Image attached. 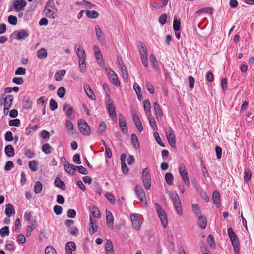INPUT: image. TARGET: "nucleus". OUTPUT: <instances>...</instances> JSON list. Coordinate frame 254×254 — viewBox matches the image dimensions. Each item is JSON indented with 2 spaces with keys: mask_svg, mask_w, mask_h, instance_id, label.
<instances>
[{
  "mask_svg": "<svg viewBox=\"0 0 254 254\" xmlns=\"http://www.w3.org/2000/svg\"><path fill=\"white\" fill-rule=\"evenodd\" d=\"M170 196L171 198L178 214L180 216H182L183 211L180 199L178 195L175 192H172L170 194Z\"/></svg>",
  "mask_w": 254,
  "mask_h": 254,
  "instance_id": "1",
  "label": "nucleus"
},
{
  "mask_svg": "<svg viewBox=\"0 0 254 254\" xmlns=\"http://www.w3.org/2000/svg\"><path fill=\"white\" fill-rule=\"evenodd\" d=\"M78 127L80 132L84 135L90 134V128L85 120L79 119L78 121Z\"/></svg>",
  "mask_w": 254,
  "mask_h": 254,
  "instance_id": "2",
  "label": "nucleus"
},
{
  "mask_svg": "<svg viewBox=\"0 0 254 254\" xmlns=\"http://www.w3.org/2000/svg\"><path fill=\"white\" fill-rule=\"evenodd\" d=\"M134 192L140 202H143L145 206L146 207L147 206V203L146 202L145 193L142 187L139 185H136L134 188Z\"/></svg>",
  "mask_w": 254,
  "mask_h": 254,
  "instance_id": "3",
  "label": "nucleus"
},
{
  "mask_svg": "<svg viewBox=\"0 0 254 254\" xmlns=\"http://www.w3.org/2000/svg\"><path fill=\"white\" fill-rule=\"evenodd\" d=\"M156 210L159 218L160 219L162 225L164 228H166L168 224L167 217L162 207L158 204H155Z\"/></svg>",
  "mask_w": 254,
  "mask_h": 254,
  "instance_id": "4",
  "label": "nucleus"
},
{
  "mask_svg": "<svg viewBox=\"0 0 254 254\" xmlns=\"http://www.w3.org/2000/svg\"><path fill=\"white\" fill-rule=\"evenodd\" d=\"M142 180L145 189L146 190H149L150 189L151 182L149 171L147 168H145L143 170Z\"/></svg>",
  "mask_w": 254,
  "mask_h": 254,
  "instance_id": "5",
  "label": "nucleus"
},
{
  "mask_svg": "<svg viewBox=\"0 0 254 254\" xmlns=\"http://www.w3.org/2000/svg\"><path fill=\"white\" fill-rule=\"evenodd\" d=\"M165 134L171 147L175 148L176 146V138L173 130L171 127H168L165 130Z\"/></svg>",
  "mask_w": 254,
  "mask_h": 254,
  "instance_id": "6",
  "label": "nucleus"
},
{
  "mask_svg": "<svg viewBox=\"0 0 254 254\" xmlns=\"http://www.w3.org/2000/svg\"><path fill=\"white\" fill-rule=\"evenodd\" d=\"M105 71L110 81L115 85H120V82L118 80V76L116 73L110 68H105Z\"/></svg>",
  "mask_w": 254,
  "mask_h": 254,
  "instance_id": "7",
  "label": "nucleus"
},
{
  "mask_svg": "<svg viewBox=\"0 0 254 254\" xmlns=\"http://www.w3.org/2000/svg\"><path fill=\"white\" fill-rule=\"evenodd\" d=\"M179 171L183 182L188 186L190 184V181L186 167L183 164H180L179 165Z\"/></svg>",
  "mask_w": 254,
  "mask_h": 254,
  "instance_id": "8",
  "label": "nucleus"
},
{
  "mask_svg": "<svg viewBox=\"0 0 254 254\" xmlns=\"http://www.w3.org/2000/svg\"><path fill=\"white\" fill-rule=\"evenodd\" d=\"M5 94H2L0 98V105H2L3 102L4 106L11 108L13 104V97L12 95H8L5 96Z\"/></svg>",
  "mask_w": 254,
  "mask_h": 254,
  "instance_id": "9",
  "label": "nucleus"
},
{
  "mask_svg": "<svg viewBox=\"0 0 254 254\" xmlns=\"http://www.w3.org/2000/svg\"><path fill=\"white\" fill-rule=\"evenodd\" d=\"M27 2L25 0H15L13 2V7L16 11H20L24 10L26 6Z\"/></svg>",
  "mask_w": 254,
  "mask_h": 254,
  "instance_id": "10",
  "label": "nucleus"
},
{
  "mask_svg": "<svg viewBox=\"0 0 254 254\" xmlns=\"http://www.w3.org/2000/svg\"><path fill=\"white\" fill-rule=\"evenodd\" d=\"M63 110L66 112V114L68 118L70 119L75 118L74 111L70 104L68 103L64 104Z\"/></svg>",
  "mask_w": 254,
  "mask_h": 254,
  "instance_id": "11",
  "label": "nucleus"
},
{
  "mask_svg": "<svg viewBox=\"0 0 254 254\" xmlns=\"http://www.w3.org/2000/svg\"><path fill=\"white\" fill-rule=\"evenodd\" d=\"M130 218L133 228L136 230H139L141 225L140 219L134 214L130 215Z\"/></svg>",
  "mask_w": 254,
  "mask_h": 254,
  "instance_id": "12",
  "label": "nucleus"
},
{
  "mask_svg": "<svg viewBox=\"0 0 254 254\" xmlns=\"http://www.w3.org/2000/svg\"><path fill=\"white\" fill-rule=\"evenodd\" d=\"M13 34L16 35L17 39L21 40L28 37L29 35V33L27 29H22L20 31H15Z\"/></svg>",
  "mask_w": 254,
  "mask_h": 254,
  "instance_id": "13",
  "label": "nucleus"
},
{
  "mask_svg": "<svg viewBox=\"0 0 254 254\" xmlns=\"http://www.w3.org/2000/svg\"><path fill=\"white\" fill-rule=\"evenodd\" d=\"M106 224L108 228L113 229L114 217L110 211H107L106 213Z\"/></svg>",
  "mask_w": 254,
  "mask_h": 254,
  "instance_id": "14",
  "label": "nucleus"
},
{
  "mask_svg": "<svg viewBox=\"0 0 254 254\" xmlns=\"http://www.w3.org/2000/svg\"><path fill=\"white\" fill-rule=\"evenodd\" d=\"M107 108L109 112V115L112 119H115L117 117L115 107L113 103H108Z\"/></svg>",
  "mask_w": 254,
  "mask_h": 254,
  "instance_id": "15",
  "label": "nucleus"
},
{
  "mask_svg": "<svg viewBox=\"0 0 254 254\" xmlns=\"http://www.w3.org/2000/svg\"><path fill=\"white\" fill-rule=\"evenodd\" d=\"M75 249L76 245L74 242L70 241L66 243L65 247L66 254H72V251Z\"/></svg>",
  "mask_w": 254,
  "mask_h": 254,
  "instance_id": "16",
  "label": "nucleus"
},
{
  "mask_svg": "<svg viewBox=\"0 0 254 254\" xmlns=\"http://www.w3.org/2000/svg\"><path fill=\"white\" fill-rule=\"evenodd\" d=\"M90 230L89 232L91 235H93L97 231L98 229V225L97 221L96 220L94 219L93 218H91L90 219Z\"/></svg>",
  "mask_w": 254,
  "mask_h": 254,
  "instance_id": "17",
  "label": "nucleus"
},
{
  "mask_svg": "<svg viewBox=\"0 0 254 254\" xmlns=\"http://www.w3.org/2000/svg\"><path fill=\"white\" fill-rule=\"evenodd\" d=\"M138 49L140 54V58L147 57L148 52L145 45L142 42H139L138 44Z\"/></svg>",
  "mask_w": 254,
  "mask_h": 254,
  "instance_id": "18",
  "label": "nucleus"
},
{
  "mask_svg": "<svg viewBox=\"0 0 254 254\" xmlns=\"http://www.w3.org/2000/svg\"><path fill=\"white\" fill-rule=\"evenodd\" d=\"M95 33L96 36L98 41H99L101 43L105 41L104 34L101 30V28L98 25L95 26Z\"/></svg>",
  "mask_w": 254,
  "mask_h": 254,
  "instance_id": "19",
  "label": "nucleus"
},
{
  "mask_svg": "<svg viewBox=\"0 0 254 254\" xmlns=\"http://www.w3.org/2000/svg\"><path fill=\"white\" fill-rule=\"evenodd\" d=\"M53 9L54 8L45 7L44 12L47 17L52 18L53 19H54L56 17V13L53 11Z\"/></svg>",
  "mask_w": 254,
  "mask_h": 254,
  "instance_id": "20",
  "label": "nucleus"
},
{
  "mask_svg": "<svg viewBox=\"0 0 254 254\" xmlns=\"http://www.w3.org/2000/svg\"><path fill=\"white\" fill-rule=\"evenodd\" d=\"M119 126L123 133L127 132V129L126 120L122 115H120L119 117Z\"/></svg>",
  "mask_w": 254,
  "mask_h": 254,
  "instance_id": "21",
  "label": "nucleus"
},
{
  "mask_svg": "<svg viewBox=\"0 0 254 254\" xmlns=\"http://www.w3.org/2000/svg\"><path fill=\"white\" fill-rule=\"evenodd\" d=\"M5 213L8 217H10L12 215L15 214V211L11 204L6 205Z\"/></svg>",
  "mask_w": 254,
  "mask_h": 254,
  "instance_id": "22",
  "label": "nucleus"
},
{
  "mask_svg": "<svg viewBox=\"0 0 254 254\" xmlns=\"http://www.w3.org/2000/svg\"><path fill=\"white\" fill-rule=\"evenodd\" d=\"M207 224V220L206 217L202 216L200 215L198 218V224L200 228L202 229H204L206 228Z\"/></svg>",
  "mask_w": 254,
  "mask_h": 254,
  "instance_id": "23",
  "label": "nucleus"
},
{
  "mask_svg": "<svg viewBox=\"0 0 254 254\" xmlns=\"http://www.w3.org/2000/svg\"><path fill=\"white\" fill-rule=\"evenodd\" d=\"M54 184L56 187L61 188L63 190L66 189V185L65 183L61 180L59 178L57 177L54 182Z\"/></svg>",
  "mask_w": 254,
  "mask_h": 254,
  "instance_id": "24",
  "label": "nucleus"
},
{
  "mask_svg": "<svg viewBox=\"0 0 254 254\" xmlns=\"http://www.w3.org/2000/svg\"><path fill=\"white\" fill-rule=\"evenodd\" d=\"M153 107L155 112L156 118H158L162 117L163 113L159 105L157 102H155L153 104Z\"/></svg>",
  "mask_w": 254,
  "mask_h": 254,
  "instance_id": "25",
  "label": "nucleus"
},
{
  "mask_svg": "<svg viewBox=\"0 0 254 254\" xmlns=\"http://www.w3.org/2000/svg\"><path fill=\"white\" fill-rule=\"evenodd\" d=\"M212 199L213 203L219 206L220 204V196L219 193L217 191L215 190L213 192Z\"/></svg>",
  "mask_w": 254,
  "mask_h": 254,
  "instance_id": "26",
  "label": "nucleus"
},
{
  "mask_svg": "<svg viewBox=\"0 0 254 254\" xmlns=\"http://www.w3.org/2000/svg\"><path fill=\"white\" fill-rule=\"evenodd\" d=\"M5 154L8 157H13L14 155V149L11 145H8L5 147Z\"/></svg>",
  "mask_w": 254,
  "mask_h": 254,
  "instance_id": "27",
  "label": "nucleus"
},
{
  "mask_svg": "<svg viewBox=\"0 0 254 254\" xmlns=\"http://www.w3.org/2000/svg\"><path fill=\"white\" fill-rule=\"evenodd\" d=\"M131 140L134 148L135 149H138L139 148V143L136 135L132 134L131 135Z\"/></svg>",
  "mask_w": 254,
  "mask_h": 254,
  "instance_id": "28",
  "label": "nucleus"
},
{
  "mask_svg": "<svg viewBox=\"0 0 254 254\" xmlns=\"http://www.w3.org/2000/svg\"><path fill=\"white\" fill-rule=\"evenodd\" d=\"M150 61L152 66L156 69L159 68L158 62L155 55L151 54L150 55Z\"/></svg>",
  "mask_w": 254,
  "mask_h": 254,
  "instance_id": "29",
  "label": "nucleus"
},
{
  "mask_svg": "<svg viewBox=\"0 0 254 254\" xmlns=\"http://www.w3.org/2000/svg\"><path fill=\"white\" fill-rule=\"evenodd\" d=\"M65 70L64 69L57 71L54 76L55 80L57 81H61L65 75Z\"/></svg>",
  "mask_w": 254,
  "mask_h": 254,
  "instance_id": "30",
  "label": "nucleus"
},
{
  "mask_svg": "<svg viewBox=\"0 0 254 254\" xmlns=\"http://www.w3.org/2000/svg\"><path fill=\"white\" fill-rule=\"evenodd\" d=\"M37 56L39 59H43L47 57V52L45 49L41 48L37 51Z\"/></svg>",
  "mask_w": 254,
  "mask_h": 254,
  "instance_id": "31",
  "label": "nucleus"
},
{
  "mask_svg": "<svg viewBox=\"0 0 254 254\" xmlns=\"http://www.w3.org/2000/svg\"><path fill=\"white\" fill-rule=\"evenodd\" d=\"M76 53L78 58H86V54L84 49L81 46L76 49Z\"/></svg>",
  "mask_w": 254,
  "mask_h": 254,
  "instance_id": "32",
  "label": "nucleus"
},
{
  "mask_svg": "<svg viewBox=\"0 0 254 254\" xmlns=\"http://www.w3.org/2000/svg\"><path fill=\"white\" fill-rule=\"evenodd\" d=\"M86 16L90 19H95L97 18L99 16V13L97 11L94 10H86Z\"/></svg>",
  "mask_w": 254,
  "mask_h": 254,
  "instance_id": "33",
  "label": "nucleus"
},
{
  "mask_svg": "<svg viewBox=\"0 0 254 254\" xmlns=\"http://www.w3.org/2000/svg\"><path fill=\"white\" fill-rule=\"evenodd\" d=\"M100 217H101V215H100V211L98 210V209L96 207H94L92 211L91 212V213L89 216L90 219L91 218H93V217L99 218H100Z\"/></svg>",
  "mask_w": 254,
  "mask_h": 254,
  "instance_id": "34",
  "label": "nucleus"
},
{
  "mask_svg": "<svg viewBox=\"0 0 254 254\" xmlns=\"http://www.w3.org/2000/svg\"><path fill=\"white\" fill-rule=\"evenodd\" d=\"M148 118L149 121L150 126H151L153 130H157V127L156 125L155 120L154 117L151 114H148Z\"/></svg>",
  "mask_w": 254,
  "mask_h": 254,
  "instance_id": "35",
  "label": "nucleus"
},
{
  "mask_svg": "<svg viewBox=\"0 0 254 254\" xmlns=\"http://www.w3.org/2000/svg\"><path fill=\"white\" fill-rule=\"evenodd\" d=\"M165 179L168 185H171L173 184L174 177L172 173H167L165 174Z\"/></svg>",
  "mask_w": 254,
  "mask_h": 254,
  "instance_id": "36",
  "label": "nucleus"
},
{
  "mask_svg": "<svg viewBox=\"0 0 254 254\" xmlns=\"http://www.w3.org/2000/svg\"><path fill=\"white\" fill-rule=\"evenodd\" d=\"M131 113L132 116V119L134 124L140 121V120L137 114L136 110H135L133 107L131 108Z\"/></svg>",
  "mask_w": 254,
  "mask_h": 254,
  "instance_id": "37",
  "label": "nucleus"
},
{
  "mask_svg": "<svg viewBox=\"0 0 254 254\" xmlns=\"http://www.w3.org/2000/svg\"><path fill=\"white\" fill-rule=\"evenodd\" d=\"M42 151L46 154H50L52 152V147L48 143H45L42 145Z\"/></svg>",
  "mask_w": 254,
  "mask_h": 254,
  "instance_id": "38",
  "label": "nucleus"
},
{
  "mask_svg": "<svg viewBox=\"0 0 254 254\" xmlns=\"http://www.w3.org/2000/svg\"><path fill=\"white\" fill-rule=\"evenodd\" d=\"M181 28V23L180 20H178L176 17H175L173 21V29L175 31H178Z\"/></svg>",
  "mask_w": 254,
  "mask_h": 254,
  "instance_id": "39",
  "label": "nucleus"
},
{
  "mask_svg": "<svg viewBox=\"0 0 254 254\" xmlns=\"http://www.w3.org/2000/svg\"><path fill=\"white\" fill-rule=\"evenodd\" d=\"M119 64L120 65V70L122 73L123 78L125 79L127 78V71L125 66L123 64V62L122 61L121 62H119Z\"/></svg>",
  "mask_w": 254,
  "mask_h": 254,
  "instance_id": "40",
  "label": "nucleus"
},
{
  "mask_svg": "<svg viewBox=\"0 0 254 254\" xmlns=\"http://www.w3.org/2000/svg\"><path fill=\"white\" fill-rule=\"evenodd\" d=\"M42 188V185L40 182L37 181L34 185V192L36 194L40 193Z\"/></svg>",
  "mask_w": 254,
  "mask_h": 254,
  "instance_id": "41",
  "label": "nucleus"
},
{
  "mask_svg": "<svg viewBox=\"0 0 254 254\" xmlns=\"http://www.w3.org/2000/svg\"><path fill=\"white\" fill-rule=\"evenodd\" d=\"M244 174V181L246 182H248L250 180L252 176V174L250 170L248 168H246L245 169Z\"/></svg>",
  "mask_w": 254,
  "mask_h": 254,
  "instance_id": "42",
  "label": "nucleus"
},
{
  "mask_svg": "<svg viewBox=\"0 0 254 254\" xmlns=\"http://www.w3.org/2000/svg\"><path fill=\"white\" fill-rule=\"evenodd\" d=\"M213 12V9L212 7H205L198 10L196 13L200 14L201 13H207L210 14H212Z\"/></svg>",
  "mask_w": 254,
  "mask_h": 254,
  "instance_id": "43",
  "label": "nucleus"
},
{
  "mask_svg": "<svg viewBox=\"0 0 254 254\" xmlns=\"http://www.w3.org/2000/svg\"><path fill=\"white\" fill-rule=\"evenodd\" d=\"M150 108L151 106L149 100L148 99H145L144 101V109L147 113H149L148 114H151Z\"/></svg>",
  "mask_w": 254,
  "mask_h": 254,
  "instance_id": "44",
  "label": "nucleus"
},
{
  "mask_svg": "<svg viewBox=\"0 0 254 254\" xmlns=\"http://www.w3.org/2000/svg\"><path fill=\"white\" fill-rule=\"evenodd\" d=\"M66 128L68 132L73 133L74 126L70 120H67L66 122Z\"/></svg>",
  "mask_w": 254,
  "mask_h": 254,
  "instance_id": "45",
  "label": "nucleus"
},
{
  "mask_svg": "<svg viewBox=\"0 0 254 254\" xmlns=\"http://www.w3.org/2000/svg\"><path fill=\"white\" fill-rule=\"evenodd\" d=\"M37 165L38 163L35 160L30 161L28 163L29 168L33 171H37Z\"/></svg>",
  "mask_w": 254,
  "mask_h": 254,
  "instance_id": "46",
  "label": "nucleus"
},
{
  "mask_svg": "<svg viewBox=\"0 0 254 254\" xmlns=\"http://www.w3.org/2000/svg\"><path fill=\"white\" fill-rule=\"evenodd\" d=\"M84 89L88 97L93 99V96H94V95L91 88L89 86L86 85L84 87Z\"/></svg>",
  "mask_w": 254,
  "mask_h": 254,
  "instance_id": "47",
  "label": "nucleus"
},
{
  "mask_svg": "<svg viewBox=\"0 0 254 254\" xmlns=\"http://www.w3.org/2000/svg\"><path fill=\"white\" fill-rule=\"evenodd\" d=\"M66 93V90L64 87H60L57 90V95L59 97L62 98L64 97Z\"/></svg>",
  "mask_w": 254,
  "mask_h": 254,
  "instance_id": "48",
  "label": "nucleus"
},
{
  "mask_svg": "<svg viewBox=\"0 0 254 254\" xmlns=\"http://www.w3.org/2000/svg\"><path fill=\"white\" fill-rule=\"evenodd\" d=\"M9 234V229L8 226H4L0 230V235L2 237L8 235Z\"/></svg>",
  "mask_w": 254,
  "mask_h": 254,
  "instance_id": "49",
  "label": "nucleus"
},
{
  "mask_svg": "<svg viewBox=\"0 0 254 254\" xmlns=\"http://www.w3.org/2000/svg\"><path fill=\"white\" fill-rule=\"evenodd\" d=\"M153 136H154V137L156 141L158 143V144L160 146H162L163 147H165V145L164 144V143H163L162 142L161 138L160 137L159 135L158 132H154L153 133Z\"/></svg>",
  "mask_w": 254,
  "mask_h": 254,
  "instance_id": "50",
  "label": "nucleus"
},
{
  "mask_svg": "<svg viewBox=\"0 0 254 254\" xmlns=\"http://www.w3.org/2000/svg\"><path fill=\"white\" fill-rule=\"evenodd\" d=\"M4 137L5 141L8 142H11L14 139L12 133L10 131H8L5 133Z\"/></svg>",
  "mask_w": 254,
  "mask_h": 254,
  "instance_id": "51",
  "label": "nucleus"
},
{
  "mask_svg": "<svg viewBox=\"0 0 254 254\" xmlns=\"http://www.w3.org/2000/svg\"><path fill=\"white\" fill-rule=\"evenodd\" d=\"M20 120L19 119L10 120L9 121L10 126L19 127L20 125Z\"/></svg>",
  "mask_w": 254,
  "mask_h": 254,
  "instance_id": "52",
  "label": "nucleus"
},
{
  "mask_svg": "<svg viewBox=\"0 0 254 254\" xmlns=\"http://www.w3.org/2000/svg\"><path fill=\"white\" fill-rule=\"evenodd\" d=\"M45 254H57L55 249L52 246L46 247L45 249Z\"/></svg>",
  "mask_w": 254,
  "mask_h": 254,
  "instance_id": "53",
  "label": "nucleus"
},
{
  "mask_svg": "<svg viewBox=\"0 0 254 254\" xmlns=\"http://www.w3.org/2000/svg\"><path fill=\"white\" fill-rule=\"evenodd\" d=\"M192 209L193 213L196 215H199L201 213V210L198 204H192Z\"/></svg>",
  "mask_w": 254,
  "mask_h": 254,
  "instance_id": "54",
  "label": "nucleus"
},
{
  "mask_svg": "<svg viewBox=\"0 0 254 254\" xmlns=\"http://www.w3.org/2000/svg\"><path fill=\"white\" fill-rule=\"evenodd\" d=\"M50 109L51 111H54L58 108L57 103L53 99H51L50 100Z\"/></svg>",
  "mask_w": 254,
  "mask_h": 254,
  "instance_id": "55",
  "label": "nucleus"
},
{
  "mask_svg": "<svg viewBox=\"0 0 254 254\" xmlns=\"http://www.w3.org/2000/svg\"><path fill=\"white\" fill-rule=\"evenodd\" d=\"M106 128V125L105 122H102L100 123L98 128V131L101 133L105 131Z\"/></svg>",
  "mask_w": 254,
  "mask_h": 254,
  "instance_id": "56",
  "label": "nucleus"
},
{
  "mask_svg": "<svg viewBox=\"0 0 254 254\" xmlns=\"http://www.w3.org/2000/svg\"><path fill=\"white\" fill-rule=\"evenodd\" d=\"M9 23L13 25H15L17 23V19L16 16L10 15L8 18Z\"/></svg>",
  "mask_w": 254,
  "mask_h": 254,
  "instance_id": "57",
  "label": "nucleus"
},
{
  "mask_svg": "<svg viewBox=\"0 0 254 254\" xmlns=\"http://www.w3.org/2000/svg\"><path fill=\"white\" fill-rule=\"evenodd\" d=\"M63 164L65 171L67 173L70 174V172H69V170L71 169L70 167H71V164H70L65 159H64V161H63Z\"/></svg>",
  "mask_w": 254,
  "mask_h": 254,
  "instance_id": "58",
  "label": "nucleus"
},
{
  "mask_svg": "<svg viewBox=\"0 0 254 254\" xmlns=\"http://www.w3.org/2000/svg\"><path fill=\"white\" fill-rule=\"evenodd\" d=\"M105 249L106 251L114 250L112 242L111 240H108L107 241L105 244Z\"/></svg>",
  "mask_w": 254,
  "mask_h": 254,
  "instance_id": "59",
  "label": "nucleus"
},
{
  "mask_svg": "<svg viewBox=\"0 0 254 254\" xmlns=\"http://www.w3.org/2000/svg\"><path fill=\"white\" fill-rule=\"evenodd\" d=\"M17 241L19 244H23L26 241V238L24 235L22 234H20L17 235Z\"/></svg>",
  "mask_w": 254,
  "mask_h": 254,
  "instance_id": "60",
  "label": "nucleus"
},
{
  "mask_svg": "<svg viewBox=\"0 0 254 254\" xmlns=\"http://www.w3.org/2000/svg\"><path fill=\"white\" fill-rule=\"evenodd\" d=\"M62 211V207L59 205H56L54 207V212L57 215H61Z\"/></svg>",
  "mask_w": 254,
  "mask_h": 254,
  "instance_id": "61",
  "label": "nucleus"
},
{
  "mask_svg": "<svg viewBox=\"0 0 254 254\" xmlns=\"http://www.w3.org/2000/svg\"><path fill=\"white\" fill-rule=\"evenodd\" d=\"M14 167V163L11 161H8L6 163L4 166V169L6 171H9Z\"/></svg>",
  "mask_w": 254,
  "mask_h": 254,
  "instance_id": "62",
  "label": "nucleus"
},
{
  "mask_svg": "<svg viewBox=\"0 0 254 254\" xmlns=\"http://www.w3.org/2000/svg\"><path fill=\"white\" fill-rule=\"evenodd\" d=\"M159 22L162 25H164L167 21V16L166 14H162L158 19Z\"/></svg>",
  "mask_w": 254,
  "mask_h": 254,
  "instance_id": "63",
  "label": "nucleus"
},
{
  "mask_svg": "<svg viewBox=\"0 0 254 254\" xmlns=\"http://www.w3.org/2000/svg\"><path fill=\"white\" fill-rule=\"evenodd\" d=\"M207 242L210 244L211 247H214L215 246L214 239L212 235H209L208 236Z\"/></svg>",
  "mask_w": 254,
  "mask_h": 254,
  "instance_id": "64",
  "label": "nucleus"
}]
</instances>
